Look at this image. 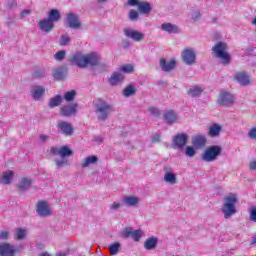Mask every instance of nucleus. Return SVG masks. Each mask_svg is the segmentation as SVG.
<instances>
[{
  "mask_svg": "<svg viewBox=\"0 0 256 256\" xmlns=\"http://www.w3.org/2000/svg\"><path fill=\"white\" fill-rule=\"evenodd\" d=\"M68 61L75 63V65H83V63L84 65H99L100 58L95 52L87 54L86 56L81 52H76L68 57Z\"/></svg>",
  "mask_w": 256,
  "mask_h": 256,
  "instance_id": "obj_1",
  "label": "nucleus"
},
{
  "mask_svg": "<svg viewBox=\"0 0 256 256\" xmlns=\"http://www.w3.org/2000/svg\"><path fill=\"white\" fill-rule=\"evenodd\" d=\"M95 113L97 115L98 121H107L109 119V115L115 111L113 105L109 104V102L98 98L94 104Z\"/></svg>",
  "mask_w": 256,
  "mask_h": 256,
  "instance_id": "obj_2",
  "label": "nucleus"
},
{
  "mask_svg": "<svg viewBox=\"0 0 256 256\" xmlns=\"http://www.w3.org/2000/svg\"><path fill=\"white\" fill-rule=\"evenodd\" d=\"M224 203L222 205L221 211L224 214L225 219H231L235 213H237V194L229 193L224 197Z\"/></svg>",
  "mask_w": 256,
  "mask_h": 256,
  "instance_id": "obj_3",
  "label": "nucleus"
},
{
  "mask_svg": "<svg viewBox=\"0 0 256 256\" xmlns=\"http://www.w3.org/2000/svg\"><path fill=\"white\" fill-rule=\"evenodd\" d=\"M212 51L215 57L222 60L224 65H229V63H231V55L227 53V44L225 42H218L213 46Z\"/></svg>",
  "mask_w": 256,
  "mask_h": 256,
  "instance_id": "obj_4",
  "label": "nucleus"
},
{
  "mask_svg": "<svg viewBox=\"0 0 256 256\" xmlns=\"http://www.w3.org/2000/svg\"><path fill=\"white\" fill-rule=\"evenodd\" d=\"M222 152L223 148H221V146H210L202 154V159L206 161V163H213V161H217V158L220 157Z\"/></svg>",
  "mask_w": 256,
  "mask_h": 256,
  "instance_id": "obj_5",
  "label": "nucleus"
},
{
  "mask_svg": "<svg viewBox=\"0 0 256 256\" xmlns=\"http://www.w3.org/2000/svg\"><path fill=\"white\" fill-rule=\"evenodd\" d=\"M216 103L220 107H232L235 104V96L231 92L221 91Z\"/></svg>",
  "mask_w": 256,
  "mask_h": 256,
  "instance_id": "obj_6",
  "label": "nucleus"
},
{
  "mask_svg": "<svg viewBox=\"0 0 256 256\" xmlns=\"http://www.w3.org/2000/svg\"><path fill=\"white\" fill-rule=\"evenodd\" d=\"M36 213L39 215V217H51V215H53L51 212V206L46 200L37 202Z\"/></svg>",
  "mask_w": 256,
  "mask_h": 256,
  "instance_id": "obj_7",
  "label": "nucleus"
},
{
  "mask_svg": "<svg viewBox=\"0 0 256 256\" xmlns=\"http://www.w3.org/2000/svg\"><path fill=\"white\" fill-rule=\"evenodd\" d=\"M181 59H182L183 63H185L186 65H193V64H195L197 55L195 54V51H193V49L185 48L181 52Z\"/></svg>",
  "mask_w": 256,
  "mask_h": 256,
  "instance_id": "obj_8",
  "label": "nucleus"
},
{
  "mask_svg": "<svg viewBox=\"0 0 256 256\" xmlns=\"http://www.w3.org/2000/svg\"><path fill=\"white\" fill-rule=\"evenodd\" d=\"M68 74L69 69L66 66H58L52 71V77L55 81H65Z\"/></svg>",
  "mask_w": 256,
  "mask_h": 256,
  "instance_id": "obj_9",
  "label": "nucleus"
},
{
  "mask_svg": "<svg viewBox=\"0 0 256 256\" xmlns=\"http://www.w3.org/2000/svg\"><path fill=\"white\" fill-rule=\"evenodd\" d=\"M78 107V103L64 105L60 108V115H62V117H71L73 115H77Z\"/></svg>",
  "mask_w": 256,
  "mask_h": 256,
  "instance_id": "obj_10",
  "label": "nucleus"
},
{
  "mask_svg": "<svg viewBox=\"0 0 256 256\" xmlns=\"http://www.w3.org/2000/svg\"><path fill=\"white\" fill-rule=\"evenodd\" d=\"M187 141H189V135L186 133L177 134L172 140L174 147H177V149H183L187 145Z\"/></svg>",
  "mask_w": 256,
  "mask_h": 256,
  "instance_id": "obj_11",
  "label": "nucleus"
},
{
  "mask_svg": "<svg viewBox=\"0 0 256 256\" xmlns=\"http://www.w3.org/2000/svg\"><path fill=\"white\" fill-rule=\"evenodd\" d=\"M123 237L129 239L131 237L134 241H139L143 237V231L134 230L131 227H126L123 232Z\"/></svg>",
  "mask_w": 256,
  "mask_h": 256,
  "instance_id": "obj_12",
  "label": "nucleus"
},
{
  "mask_svg": "<svg viewBox=\"0 0 256 256\" xmlns=\"http://www.w3.org/2000/svg\"><path fill=\"white\" fill-rule=\"evenodd\" d=\"M57 127L60 129L62 135H65L66 137H71V135H73L74 128L71 123L59 121Z\"/></svg>",
  "mask_w": 256,
  "mask_h": 256,
  "instance_id": "obj_13",
  "label": "nucleus"
},
{
  "mask_svg": "<svg viewBox=\"0 0 256 256\" xmlns=\"http://www.w3.org/2000/svg\"><path fill=\"white\" fill-rule=\"evenodd\" d=\"M234 79L235 81H238V83L243 87H247V85H251V76H249V74H247L246 72H243V71L237 72L234 75Z\"/></svg>",
  "mask_w": 256,
  "mask_h": 256,
  "instance_id": "obj_14",
  "label": "nucleus"
},
{
  "mask_svg": "<svg viewBox=\"0 0 256 256\" xmlns=\"http://www.w3.org/2000/svg\"><path fill=\"white\" fill-rule=\"evenodd\" d=\"M30 95H31L32 99H34V101H41V99H43V97L45 95V87L38 86V85L32 86Z\"/></svg>",
  "mask_w": 256,
  "mask_h": 256,
  "instance_id": "obj_15",
  "label": "nucleus"
},
{
  "mask_svg": "<svg viewBox=\"0 0 256 256\" xmlns=\"http://www.w3.org/2000/svg\"><path fill=\"white\" fill-rule=\"evenodd\" d=\"M164 181L170 183V185H175L177 183V175L173 173V168L170 166H164Z\"/></svg>",
  "mask_w": 256,
  "mask_h": 256,
  "instance_id": "obj_16",
  "label": "nucleus"
},
{
  "mask_svg": "<svg viewBox=\"0 0 256 256\" xmlns=\"http://www.w3.org/2000/svg\"><path fill=\"white\" fill-rule=\"evenodd\" d=\"M192 145L194 149H203L207 145V137L205 135L197 134L192 137Z\"/></svg>",
  "mask_w": 256,
  "mask_h": 256,
  "instance_id": "obj_17",
  "label": "nucleus"
},
{
  "mask_svg": "<svg viewBox=\"0 0 256 256\" xmlns=\"http://www.w3.org/2000/svg\"><path fill=\"white\" fill-rule=\"evenodd\" d=\"M124 35L129 39H133V41H143V39H145L144 33H141L137 30H132V29H125Z\"/></svg>",
  "mask_w": 256,
  "mask_h": 256,
  "instance_id": "obj_18",
  "label": "nucleus"
},
{
  "mask_svg": "<svg viewBox=\"0 0 256 256\" xmlns=\"http://www.w3.org/2000/svg\"><path fill=\"white\" fill-rule=\"evenodd\" d=\"M66 21L68 23V27L71 29H79V27H81V22H79V17L76 14H67Z\"/></svg>",
  "mask_w": 256,
  "mask_h": 256,
  "instance_id": "obj_19",
  "label": "nucleus"
},
{
  "mask_svg": "<svg viewBox=\"0 0 256 256\" xmlns=\"http://www.w3.org/2000/svg\"><path fill=\"white\" fill-rule=\"evenodd\" d=\"M38 25L41 31H44V33H50V31H53L55 27V24L48 18L42 19Z\"/></svg>",
  "mask_w": 256,
  "mask_h": 256,
  "instance_id": "obj_20",
  "label": "nucleus"
},
{
  "mask_svg": "<svg viewBox=\"0 0 256 256\" xmlns=\"http://www.w3.org/2000/svg\"><path fill=\"white\" fill-rule=\"evenodd\" d=\"M0 256H15V248L7 243H0Z\"/></svg>",
  "mask_w": 256,
  "mask_h": 256,
  "instance_id": "obj_21",
  "label": "nucleus"
},
{
  "mask_svg": "<svg viewBox=\"0 0 256 256\" xmlns=\"http://www.w3.org/2000/svg\"><path fill=\"white\" fill-rule=\"evenodd\" d=\"M31 185H33V180H31V178L23 177L16 186L17 191H28L31 188Z\"/></svg>",
  "mask_w": 256,
  "mask_h": 256,
  "instance_id": "obj_22",
  "label": "nucleus"
},
{
  "mask_svg": "<svg viewBox=\"0 0 256 256\" xmlns=\"http://www.w3.org/2000/svg\"><path fill=\"white\" fill-rule=\"evenodd\" d=\"M14 177H15V172L11 170L3 172L2 176L0 177V183L2 185H9V183H11Z\"/></svg>",
  "mask_w": 256,
  "mask_h": 256,
  "instance_id": "obj_23",
  "label": "nucleus"
},
{
  "mask_svg": "<svg viewBox=\"0 0 256 256\" xmlns=\"http://www.w3.org/2000/svg\"><path fill=\"white\" fill-rule=\"evenodd\" d=\"M138 11L143 15H149V13L153 11V6H151V3L149 2L143 1L138 4Z\"/></svg>",
  "mask_w": 256,
  "mask_h": 256,
  "instance_id": "obj_24",
  "label": "nucleus"
},
{
  "mask_svg": "<svg viewBox=\"0 0 256 256\" xmlns=\"http://www.w3.org/2000/svg\"><path fill=\"white\" fill-rule=\"evenodd\" d=\"M125 81V76L119 72H114L109 79V83L112 86L119 85V83H123Z\"/></svg>",
  "mask_w": 256,
  "mask_h": 256,
  "instance_id": "obj_25",
  "label": "nucleus"
},
{
  "mask_svg": "<svg viewBox=\"0 0 256 256\" xmlns=\"http://www.w3.org/2000/svg\"><path fill=\"white\" fill-rule=\"evenodd\" d=\"M158 243H159V238L152 236V237L146 239V241L144 242V248L147 251H151V249L157 248Z\"/></svg>",
  "mask_w": 256,
  "mask_h": 256,
  "instance_id": "obj_26",
  "label": "nucleus"
},
{
  "mask_svg": "<svg viewBox=\"0 0 256 256\" xmlns=\"http://www.w3.org/2000/svg\"><path fill=\"white\" fill-rule=\"evenodd\" d=\"M222 129L223 128L221 127V125L217 123L212 124L208 130L209 137H219V135H221Z\"/></svg>",
  "mask_w": 256,
  "mask_h": 256,
  "instance_id": "obj_27",
  "label": "nucleus"
},
{
  "mask_svg": "<svg viewBox=\"0 0 256 256\" xmlns=\"http://www.w3.org/2000/svg\"><path fill=\"white\" fill-rule=\"evenodd\" d=\"M61 103H63V97L61 96V94H58V95L50 98V100L48 102V107H49V109H55V107H59V105H61Z\"/></svg>",
  "mask_w": 256,
  "mask_h": 256,
  "instance_id": "obj_28",
  "label": "nucleus"
},
{
  "mask_svg": "<svg viewBox=\"0 0 256 256\" xmlns=\"http://www.w3.org/2000/svg\"><path fill=\"white\" fill-rule=\"evenodd\" d=\"M202 93L203 88L201 86H191L187 91V95L192 98L201 97Z\"/></svg>",
  "mask_w": 256,
  "mask_h": 256,
  "instance_id": "obj_29",
  "label": "nucleus"
},
{
  "mask_svg": "<svg viewBox=\"0 0 256 256\" xmlns=\"http://www.w3.org/2000/svg\"><path fill=\"white\" fill-rule=\"evenodd\" d=\"M163 117L168 125H173L177 121V113L173 110L164 113Z\"/></svg>",
  "mask_w": 256,
  "mask_h": 256,
  "instance_id": "obj_30",
  "label": "nucleus"
},
{
  "mask_svg": "<svg viewBox=\"0 0 256 256\" xmlns=\"http://www.w3.org/2000/svg\"><path fill=\"white\" fill-rule=\"evenodd\" d=\"M162 31L166 33L175 34L179 32V27L172 23H164L161 25Z\"/></svg>",
  "mask_w": 256,
  "mask_h": 256,
  "instance_id": "obj_31",
  "label": "nucleus"
},
{
  "mask_svg": "<svg viewBox=\"0 0 256 256\" xmlns=\"http://www.w3.org/2000/svg\"><path fill=\"white\" fill-rule=\"evenodd\" d=\"M48 19L55 25L61 19V12L57 9H52L48 13Z\"/></svg>",
  "mask_w": 256,
  "mask_h": 256,
  "instance_id": "obj_32",
  "label": "nucleus"
},
{
  "mask_svg": "<svg viewBox=\"0 0 256 256\" xmlns=\"http://www.w3.org/2000/svg\"><path fill=\"white\" fill-rule=\"evenodd\" d=\"M98 161H99V158H97V156L95 155L89 156L82 161V167L83 169H85L89 167V165H95V163H97Z\"/></svg>",
  "mask_w": 256,
  "mask_h": 256,
  "instance_id": "obj_33",
  "label": "nucleus"
},
{
  "mask_svg": "<svg viewBox=\"0 0 256 256\" xmlns=\"http://www.w3.org/2000/svg\"><path fill=\"white\" fill-rule=\"evenodd\" d=\"M135 93H137V88H135L134 85H128L124 88L123 90V95L125 97H133V95H135Z\"/></svg>",
  "mask_w": 256,
  "mask_h": 256,
  "instance_id": "obj_34",
  "label": "nucleus"
},
{
  "mask_svg": "<svg viewBox=\"0 0 256 256\" xmlns=\"http://www.w3.org/2000/svg\"><path fill=\"white\" fill-rule=\"evenodd\" d=\"M73 155V150H71L68 146H62L59 149V156L62 159H65V157H71Z\"/></svg>",
  "mask_w": 256,
  "mask_h": 256,
  "instance_id": "obj_35",
  "label": "nucleus"
},
{
  "mask_svg": "<svg viewBox=\"0 0 256 256\" xmlns=\"http://www.w3.org/2000/svg\"><path fill=\"white\" fill-rule=\"evenodd\" d=\"M14 237L17 241H23V239H25V237H27V229L18 228L14 234Z\"/></svg>",
  "mask_w": 256,
  "mask_h": 256,
  "instance_id": "obj_36",
  "label": "nucleus"
},
{
  "mask_svg": "<svg viewBox=\"0 0 256 256\" xmlns=\"http://www.w3.org/2000/svg\"><path fill=\"white\" fill-rule=\"evenodd\" d=\"M75 97H77V91L70 90L64 94L63 99H65L67 103H71V101H75Z\"/></svg>",
  "mask_w": 256,
  "mask_h": 256,
  "instance_id": "obj_37",
  "label": "nucleus"
},
{
  "mask_svg": "<svg viewBox=\"0 0 256 256\" xmlns=\"http://www.w3.org/2000/svg\"><path fill=\"white\" fill-rule=\"evenodd\" d=\"M125 205H128L129 207H134V205H137L139 203V198L135 196H128L124 198Z\"/></svg>",
  "mask_w": 256,
  "mask_h": 256,
  "instance_id": "obj_38",
  "label": "nucleus"
},
{
  "mask_svg": "<svg viewBox=\"0 0 256 256\" xmlns=\"http://www.w3.org/2000/svg\"><path fill=\"white\" fill-rule=\"evenodd\" d=\"M108 249L110 251V255H117V253H119V249H121V243L115 242L109 245Z\"/></svg>",
  "mask_w": 256,
  "mask_h": 256,
  "instance_id": "obj_39",
  "label": "nucleus"
},
{
  "mask_svg": "<svg viewBox=\"0 0 256 256\" xmlns=\"http://www.w3.org/2000/svg\"><path fill=\"white\" fill-rule=\"evenodd\" d=\"M184 154L186 155V157H194L195 155H197V151L193 146H187Z\"/></svg>",
  "mask_w": 256,
  "mask_h": 256,
  "instance_id": "obj_40",
  "label": "nucleus"
},
{
  "mask_svg": "<svg viewBox=\"0 0 256 256\" xmlns=\"http://www.w3.org/2000/svg\"><path fill=\"white\" fill-rule=\"evenodd\" d=\"M175 65H161L160 69L164 73H171V71H175Z\"/></svg>",
  "mask_w": 256,
  "mask_h": 256,
  "instance_id": "obj_41",
  "label": "nucleus"
},
{
  "mask_svg": "<svg viewBox=\"0 0 256 256\" xmlns=\"http://www.w3.org/2000/svg\"><path fill=\"white\" fill-rule=\"evenodd\" d=\"M32 77H34V79H41V77H45V70H34Z\"/></svg>",
  "mask_w": 256,
  "mask_h": 256,
  "instance_id": "obj_42",
  "label": "nucleus"
},
{
  "mask_svg": "<svg viewBox=\"0 0 256 256\" xmlns=\"http://www.w3.org/2000/svg\"><path fill=\"white\" fill-rule=\"evenodd\" d=\"M120 71H122V73H133V71H135V68L133 67V65H126L120 67Z\"/></svg>",
  "mask_w": 256,
  "mask_h": 256,
  "instance_id": "obj_43",
  "label": "nucleus"
},
{
  "mask_svg": "<svg viewBox=\"0 0 256 256\" xmlns=\"http://www.w3.org/2000/svg\"><path fill=\"white\" fill-rule=\"evenodd\" d=\"M66 52L65 50H60L55 54L56 61H63L65 59Z\"/></svg>",
  "mask_w": 256,
  "mask_h": 256,
  "instance_id": "obj_44",
  "label": "nucleus"
},
{
  "mask_svg": "<svg viewBox=\"0 0 256 256\" xmlns=\"http://www.w3.org/2000/svg\"><path fill=\"white\" fill-rule=\"evenodd\" d=\"M129 19H131V21H137V19H139V12H137V10H130Z\"/></svg>",
  "mask_w": 256,
  "mask_h": 256,
  "instance_id": "obj_45",
  "label": "nucleus"
},
{
  "mask_svg": "<svg viewBox=\"0 0 256 256\" xmlns=\"http://www.w3.org/2000/svg\"><path fill=\"white\" fill-rule=\"evenodd\" d=\"M70 41H71V38H69V36H65V35L60 36V45L61 46L69 45Z\"/></svg>",
  "mask_w": 256,
  "mask_h": 256,
  "instance_id": "obj_46",
  "label": "nucleus"
},
{
  "mask_svg": "<svg viewBox=\"0 0 256 256\" xmlns=\"http://www.w3.org/2000/svg\"><path fill=\"white\" fill-rule=\"evenodd\" d=\"M160 65H177V60L175 58H172L169 63H167V60L165 58L160 59Z\"/></svg>",
  "mask_w": 256,
  "mask_h": 256,
  "instance_id": "obj_47",
  "label": "nucleus"
},
{
  "mask_svg": "<svg viewBox=\"0 0 256 256\" xmlns=\"http://www.w3.org/2000/svg\"><path fill=\"white\" fill-rule=\"evenodd\" d=\"M250 221H254V223H256V206H253L250 209Z\"/></svg>",
  "mask_w": 256,
  "mask_h": 256,
  "instance_id": "obj_48",
  "label": "nucleus"
},
{
  "mask_svg": "<svg viewBox=\"0 0 256 256\" xmlns=\"http://www.w3.org/2000/svg\"><path fill=\"white\" fill-rule=\"evenodd\" d=\"M55 163H56V166H57V169H61V167H64L65 164L67 163V161L65 160H55Z\"/></svg>",
  "mask_w": 256,
  "mask_h": 256,
  "instance_id": "obj_49",
  "label": "nucleus"
},
{
  "mask_svg": "<svg viewBox=\"0 0 256 256\" xmlns=\"http://www.w3.org/2000/svg\"><path fill=\"white\" fill-rule=\"evenodd\" d=\"M149 111L154 117H159L161 113L159 112V109L157 108H149Z\"/></svg>",
  "mask_w": 256,
  "mask_h": 256,
  "instance_id": "obj_50",
  "label": "nucleus"
},
{
  "mask_svg": "<svg viewBox=\"0 0 256 256\" xmlns=\"http://www.w3.org/2000/svg\"><path fill=\"white\" fill-rule=\"evenodd\" d=\"M127 3L128 5H131V7H135V6L139 7V4L141 2H139V0H128Z\"/></svg>",
  "mask_w": 256,
  "mask_h": 256,
  "instance_id": "obj_51",
  "label": "nucleus"
},
{
  "mask_svg": "<svg viewBox=\"0 0 256 256\" xmlns=\"http://www.w3.org/2000/svg\"><path fill=\"white\" fill-rule=\"evenodd\" d=\"M31 14V10H23L21 13H20V18L21 19H25V17H27V15H30Z\"/></svg>",
  "mask_w": 256,
  "mask_h": 256,
  "instance_id": "obj_52",
  "label": "nucleus"
},
{
  "mask_svg": "<svg viewBox=\"0 0 256 256\" xmlns=\"http://www.w3.org/2000/svg\"><path fill=\"white\" fill-rule=\"evenodd\" d=\"M121 208V204L117 203V202H114L111 206H110V209L112 211H117V209H120Z\"/></svg>",
  "mask_w": 256,
  "mask_h": 256,
  "instance_id": "obj_53",
  "label": "nucleus"
},
{
  "mask_svg": "<svg viewBox=\"0 0 256 256\" xmlns=\"http://www.w3.org/2000/svg\"><path fill=\"white\" fill-rule=\"evenodd\" d=\"M50 155H59V148L57 147H52L50 149Z\"/></svg>",
  "mask_w": 256,
  "mask_h": 256,
  "instance_id": "obj_54",
  "label": "nucleus"
},
{
  "mask_svg": "<svg viewBox=\"0 0 256 256\" xmlns=\"http://www.w3.org/2000/svg\"><path fill=\"white\" fill-rule=\"evenodd\" d=\"M9 238V232L2 231L0 232V239H8Z\"/></svg>",
  "mask_w": 256,
  "mask_h": 256,
  "instance_id": "obj_55",
  "label": "nucleus"
},
{
  "mask_svg": "<svg viewBox=\"0 0 256 256\" xmlns=\"http://www.w3.org/2000/svg\"><path fill=\"white\" fill-rule=\"evenodd\" d=\"M249 167L251 171H256V159L250 162Z\"/></svg>",
  "mask_w": 256,
  "mask_h": 256,
  "instance_id": "obj_56",
  "label": "nucleus"
},
{
  "mask_svg": "<svg viewBox=\"0 0 256 256\" xmlns=\"http://www.w3.org/2000/svg\"><path fill=\"white\" fill-rule=\"evenodd\" d=\"M159 141H161V137L159 136V134H156V135L152 138V143H159Z\"/></svg>",
  "mask_w": 256,
  "mask_h": 256,
  "instance_id": "obj_57",
  "label": "nucleus"
},
{
  "mask_svg": "<svg viewBox=\"0 0 256 256\" xmlns=\"http://www.w3.org/2000/svg\"><path fill=\"white\" fill-rule=\"evenodd\" d=\"M40 141H43V143H45L47 141V135H40Z\"/></svg>",
  "mask_w": 256,
  "mask_h": 256,
  "instance_id": "obj_58",
  "label": "nucleus"
},
{
  "mask_svg": "<svg viewBox=\"0 0 256 256\" xmlns=\"http://www.w3.org/2000/svg\"><path fill=\"white\" fill-rule=\"evenodd\" d=\"M94 141H97L98 143H103V139L101 138V136L95 137Z\"/></svg>",
  "mask_w": 256,
  "mask_h": 256,
  "instance_id": "obj_59",
  "label": "nucleus"
},
{
  "mask_svg": "<svg viewBox=\"0 0 256 256\" xmlns=\"http://www.w3.org/2000/svg\"><path fill=\"white\" fill-rule=\"evenodd\" d=\"M56 256H67V254H66V253L58 252V253L56 254Z\"/></svg>",
  "mask_w": 256,
  "mask_h": 256,
  "instance_id": "obj_60",
  "label": "nucleus"
},
{
  "mask_svg": "<svg viewBox=\"0 0 256 256\" xmlns=\"http://www.w3.org/2000/svg\"><path fill=\"white\" fill-rule=\"evenodd\" d=\"M251 245H256V237L252 238Z\"/></svg>",
  "mask_w": 256,
  "mask_h": 256,
  "instance_id": "obj_61",
  "label": "nucleus"
},
{
  "mask_svg": "<svg viewBox=\"0 0 256 256\" xmlns=\"http://www.w3.org/2000/svg\"><path fill=\"white\" fill-rule=\"evenodd\" d=\"M10 5H11V7H17V2L12 1V3Z\"/></svg>",
  "mask_w": 256,
  "mask_h": 256,
  "instance_id": "obj_62",
  "label": "nucleus"
},
{
  "mask_svg": "<svg viewBox=\"0 0 256 256\" xmlns=\"http://www.w3.org/2000/svg\"><path fill=\"white\" fill-rule=\"evenodd\" d=\"M40 256H51V255L49 253H47V252H44Z\"/></svg>",
  "mask_w": 256,
  "mask_h": 256,
  "instance_id": "obj_63",
  "label": "nucleus"
},
{
  "mask_svg": "<svg viewBox=\"0 0 256 256\" xmlns=\"http://www.w3.org/2000/svg\"><path fill=\"white\" fill-rule=\"evenodd\" d=\"M252 25H256V17H254V19L252 21Z\"/></svg>",
  "mask_w": 256,
  "mask_h": 256,
  "instance_id": "obj_64",
  "label": "nucleus"
}]
</instances>
